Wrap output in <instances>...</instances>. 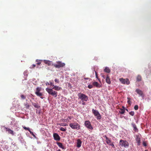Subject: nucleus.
Here are the masks:
<instances>
[{
    "label": "nucleus",
    "mask_w": 151,
    "mask_h": 151,
    "mask_svg": "<svg viewBox=\"0 0 151 151\" xmlns=\"http://www.w3.org/2000/svg\"><path fill=\"white\" fill-rule=\"evenodd\" d=\"M106 142L108 144H110L111 143V141L107 137H106Z\"/></svg>",
    "instance_id": "obj_25"
},
{
    "label": "nucleus",
    "mask_w": 151,
    "mask_h": 151,
    "mask_svg": "<svg viewBox=\"0 0 151 151\" xmlns=\"http://www.w3.org/2000/svg\"><path fill=\"white\" fill-rule=\"evenodd\" d=\"M69 119V120H70V119H71V117L69 116V117H68V119Z\"/></svg>",
    "instance_id": "obj_44"
},
{
    "label": "nucleus",
    "mask_w": 151,
    "mask_h": 151,
    "mask_svg": "<svg viewBox=\"0 0 151 151\" xmlns=\"http://www.w3.org/2000/svg\"><path fill=\"white\" fill-rule=\"evenodd\" d=\"M105 137L106 138V137H106V136L105 135Z\"/></svg>",
    "instance_id": "obj_51"
},
{
    "label": "nucleus",
    "mask_w": 151,
    "mask_h": 151,
    "mask_svg": "<svg viewBox=\"0 0 151 151\" xmlns=\"http://www.w3.org/2000/svg\"><path fill=\"white\" fill-rule=\"evenodd\" d=\"M136 92L140 96H144V94L143 93V92L141 90L139 89H137L136 90Z\"/></svg>",
    "instance_id": "obj_10"
},
{
    "label": "nucleus",
    "mask_w": 151,
    "mask_h": 151,
    "mask_svg": "<svg viewBox=\"0 0 151 151\" xmlns=\"http://www.w3.org/2000/svg\"><path fill=\"white\" fill-rule=\"evenodd\" d=\"M82 142L80 139H78L77 140V147H80L81 145Z\"/></svg>",
    "instance_id": "obj_15"
},
{
    "label": "nucleus",
    "mask_w": 151,
    "mask_h": 151,
    "mask_svg": "<svg viewBox=\"0 0 151 151\" xmlns=\"http://www.w3.org/2000/svg\"><path fill=\"white\" fill-rule=\"evenodd\" d=\"M142 77L140 75H138L137 77V81H141Z\"/></svg>",
    "instance_id": "obj_19"
},
{
    "label": "nucleus",
    "mask_w": 151,
    "mask_h": 151,
    "mask_svg": "<svg viewBox=\"0 0 151 151\" xmlns=\"http://www.w3.org/2000/svg\"><path fill=\"white\" fill-rule=\"evenodd\" d=\"M45 84H46V86H48V85H50V83L48 82H47Z\"/></svg>",
    "instance_id": "obj_43"
},
{
    "label": "nucleus",
    "mask_w": 151,
    "mask_h": 151,
    "mask_svg": "<svg viewBox=\"0 0 151 151\" xmlns=\"http://www.w3.org/2000/svg\"><path fill=\"white\" fill-rule=\"evenodd\" d=\"M135 110H137L138 109V106L137 105H136L134 106V107Z\"/></svg>",
    "instance_id": "obj_32"
},
{
    "label": "nucleus",
    "mask_w": 151,
    "mask_h": 151,
    "mask_svg": "<svg viewBox=\"0 0 151 151\" xmlns=\"http://www.w3.org/2000/svg\"><path fill=\"white\" fill-rule=\"evenodd\" d=\"M53 65L56 68H60L64 67L65 65V64L61 61H59L57 62L56 63L54 64Z\"/></svg>",
    "instance_id": "obj_3"
},
{
    "label": "nucleus",
    "mask_w": 151,
    "mask_h": 151,
    "mask_svg": "<svg viewBox=\"0 0 151 151\" xmlns=\"http://www.w3.org/2000/svg\"><path fill=\"white\" fill-rule=\"evenodd\" d=\"M36 62L37 63L36 64L38 65H39L41 63V60H36Z\"/></svg>",
    "instance_id": "obj_28"
},
{
    "label": "nucleus",
    "mask_w": 151,
    "mask_h": 151,
    "mask_svg": "<svg viewBox=\"0 0 151 151\" xmlns=\"http://www.w3.org/2000/svg\"><path fill=\"white\" fill-rule=\"evenodd\" d=\"M95 74H96V78L98 79V76L97 73L96 71H95Z\"/></svg>",
    "instance_id": "obj_38"
},
{
    "label": "nucleus",
    "mask_w": 151,
    "mask_h": 151,
    "mask_svg": "<svg viewBox=\"0 0 151 151\" xmlns=\"http://www.w3.org/2000/svg\"><path fill=\"white\" fill-rule=\"evenodd\" d=\"M119 80L123 84H125V81H126L125 79H124L123 78H122L119 79Z\"/></svg>",
    "instance_id": "obj_23"
},
{
    "label": "nucleus",
    "mask_w": 151,
    "mask_h": 151,
    "mask_svg": "<svg viewBox=\"0 0 151 151\" xmlns=\"http://www.w3.org/2000/svg\"><path fill=\"white\" fill-rule=\"evenodd\" d=\"M69 126L71 128L73 129L78 130L80 129V125L76 122L70 124Z\"/></svg>",
    "instance_id": "obj_5"
},
{
    "label": "nucleus",
    "mask_w": 151,
    "mask_h": 151,
    "mask_svg": "<svg viewBox=\"0 0 151 151\" xmlns=\"http://www.w3.org/2000/svg\"><path fill=\"white\" fill-rule=\"evenodd\" d=\"M82 104L83 105H85L86 104V103L84 102V101H82Z\"/></svg>",
    "instance_id": "obj_42"
},
{
    "label": "nucleus",
    "mask_w": 151,
    "mask_h": 151,
    "mask_svg": "<svg viewBox=\"0 0 151 151\" xmlns=\"http://www.w3.org/2000/svg\"><path fill=\"white\" fill-rule=\"evenodd\" d=\"M129 114L132 116H133L134 114V113L133 111H131L129 113Z\"/></svg>",
    "instance_id": "obj_30"
},
{
    "label": "nucleus",
    "mask_w": 151,
    "mask_h": 151,
    "mask_svg": "<svg viewBox=\"0 0 151 151\" xmlns=\"http://www.w3.org/2000/svg\"><path fill=\"white\" fill-rule=\"evenodd\" d=\"M32 134V135H33L34 137H35V135L34 134H33V132H32V134Z\"/></svg>",
    "instance_id": "obj_46"
},
{
    "label": "nucleus",
    "mask_w": 151,
    "mask_h": 151,
    "mask_svg": "<svg viewBox=\"0 0 151 151\" xmlns=\"http://www.w3.org/2000/svg\"><path fill=\"white\" fill-rule=\"evenodd\" d=\"M55 81L56 83H59V80L58 79H55Z\"/></svg>",
    "instance_id": "obj_35"
},
{
    "label": "nucleus",
    "mask_w": 151,
    "mask_h": 151,
    "mask_svg": "<svg viewBox=\"0 0 151 151\" xmlns=\"http://www.w3.org/2000/svg\"><path fill=\"white\" fill-rule=\"evenodd\" d=\"M23 128L24 129L26 130H29V128H27V127L24 126L23 127Z\"/></svg>",
    "instance_id": "obj_36"
},
{
    "label": "nucleus",
    "mask_w": 151,
    "mask_h": 151,
    "mask_svg": "<svg viewBox=\"0 0 151 151\" xmlns=\"http://www.w3.org/2000/svg\"><path fill=\"white\" fill-rule=\"evenodd\" d=\"M36 66L35 65L33 64L31 66V68H34Z\"/></svg>",
    "instance_id": "obj_40"
},
{
    "label": "nucleus",
    "mask_w": 151,
    "mask_h": 151,
    "mask_svg": "<svg viewBox=\"0 0 151 151\" xmlns=\"http://www.w3.org/2000/svg\"><path fill=\"white\" fill-rule=\"evenodd\" d=\"M6 131L8 132L9 133L12 134V135L14 134V133L13 131L11 130L10 129L6 127L5 128Z\"/></svg>",
    "instance_id": "obj_12"
},
{
    "label": "nucleus",
    "mask_w": 151,
    "mask_h": 151,
    "mask_svg": "<svg viewBox=\"0 0 151 151\" xmlns=\"http://www.w3.org/2000/svg\"><path fill=\"white\" fill-rule=\"evenodd\" d=\"M60 126H67L68 125V124H63L62 123L61 124H60Z\"/></svg>",
    "instance_id": "obj_41"
},
{
    "label": "nucleus",
    "mask_w": 151,
    "mask_h": 151,
    "mask_svg": "<svg viewBox=\"0 0 151 151\" xmlns=\"http://www.w3.org/2000/svg\"><path fill=\"white\" fill-rule=\"evenodd\" d=\"M84 124L85 126L88 129H93V127L91 126L90 122L89 121H86L85 122Z\"/></svg>",
    "instance_id": "obj_6"
},
{
    "label": "nucleus",
    "mask_w": 151,
    "mask_h": 151,
    "mask_svg": "<svg viewBox=\"0 0 151 151\" xmlns=\"http://www.w3.org/2000/svg\"><path fill=\"white\" fill-rule=\"evenodd\" d=\"M53 89L56 91H58L61 90L62 88L61 87H59L58 86H55L52 88V89L48 88H46V90L49 94L54 96L55 97H56L57 96V92L53 91L52 89Z\"/></svg>",
    "instance_id": "obj_1"
},
{
    "label": "nucleus",
    "mask_w": 151,
    "mask_h": 151,
    "mask_svg": "<svg viewBox=\"0 0 151 151\" xmlns=\"http://www.w3.org/2000/svg\"><path fill=\"white\" fill-rule=\"evenodd\" d=\"M104 71L106 72L109 73L110 72V70L108 67H106L105 68Z\"/></svg>",
    "instance_id": "obj_21"
},
{
    "label": "nucleus",
    "mask_w": 151,
    "mask_h": 151,
    "mask_svg": "<svg viewBox=\"0 0 151 151\" xmlns=\"http://www.w3.org/2000/svg\"><path fill=\"white\" fill-rule=\"evenodd\" d=\"M143 145L144 146H145V147H146L147 146V144L146 143V142H145V141H144L143 142Z\"/></svg>",
    "instance_id": "obj_37"
},
{
    "label": "nucleus",
    "mask_w": 151,
    "mask_h": 151,
    "mask_svg": "<svg viewBox=\"0 0 151 151\" xmlns=\"http://www.w3.org/2000/svg\"><path fill=\"white\" fill-rule=\"evenodd\" d=\"M126 110H127V111H128V109H126Z\"/></svg>",
    "instance_id": "obj_52"
},
{
    "label": "nucleus",
    "mask_w": 151,
    "mask_h": 151,
    "mask_svg": "<svg viewBox=\"0 0 151 151\" xmlns=\"http://www.w3.org/2000/svg\"><path fill=\"white\" fill-rule=\"evenodd\" d=\"M50 85L52 86H53V87L55 86L53 84V83L52 82H50Z\"/></svg>",
    "instance_id": "obj_39"
},
{
    "label": "nucleus",
    "mask_w": 151,
    "mask_h": 151,
    "mask_svg": "<svg viewBox=\"0 0 151 151\" xmlns=\"http://www.w3.org/2000/svg\"><path fill=\"white\" fill-rule=\"evenodd\" d=\"M25 106L27 109H28L30 106V105L28 103H27L25 104Z\"/></svg>",
    "instance_id": "obj_27"
},
{
    "label": "nucleus",
    "mask_w": 151,
    "mask_h": 151,
    "mask_svg": "<svg viewBox=\"0 0 151 151\" xmlns=\"http://www.w3.org/2000/svg\"><path fill=\"white\" fill-rule=\"evenodd\" d=\"M57 144L60 148L63 149H65L66 148L65 146L63 145L62 143L61 142H57Z\"/></svg>",
    "instance_id": "obj_11"
},
{
    "label": "nucleus",
    "mask_w": 151,
    "mask_h": 151,
    "mask_svg": "<svg viewBox=\"0 0 151 151\" xmlns=\"http://www.w3.org/2000/svg\"><path fill=\"white\" fill-rule=\"evenodd\" d=\"M145 151H147V150H145Z\"/></svg>",
    "instance_id": "obj_53"
},
{
    "label": "nucleus",
    "mask_w": 151,
    "mask_h": 151,
    "mask_svg": "<svg viewBox=\"0 0 151 151\" xmlns=\"http://www.w3.org/2000/svg\"><path fill=\"white\" fill-rule=\"evenodd\" d=\"M135 137V140L137 143V145L139 146L140 145L141 143V135L140 134L136 135Z\"/></svg>",
    "instance_id": "obj_8"
},
{
    "label": "nucleus",
    "mask_w": 151,
    "mask_h": 151,
    "mask_svg": "<svg viewBox=\"0 0 151 151\" xmlns=\"http://www.w3.org/2000/svg\"><path fill=\"white\" fill-rule=\"evenodd\" d=\"M92 112L95 116H97V119H101V117L99 112L97 111L94 109H92Z\"/></svg>",
    "instance_id": "obj_7"
},
{
    "label": "nucleus",
    "mask_w": 151,
    "mask_h": 151,
    "mask_svg": "<svg viewBox=\"0 0 151 151\" xmlns=\"http://www.w3.org/2000/svg\"><path fill=\"white\" fill-rule=\"evenodd\" d=\"M32 104L37 109L39 108L40 107V106L38 104V103H32Z\"/></svg>",
    "instance_id": "obj_17"
},
{
    "label": "nucleus",
    "mask_w": 151,
    "mask_h": 151,
    "mask_svg": "<svg viewBox=\"0 0 151 151\" xmlns=\"http://www.w3.org/2000/svg\"><path fill=\"white\" fill-rule=\"evenodd\" d=\"M126 81H125V83H126L127 85H128L130 83L129 81V80L127 79L126 78L125 79Z\"/></svg>",
    "instance_id": "obj_26"
},
{
    "label": "nucleus",
    "mask_w": 151,
    "mask_h": 151,
    "mask_svg": "<svg viewBox=\"0 0 151 151\" xmlns=\"http://www.w3.org/2000/svg\"><path fill=\"white\" fill-rule=\"evenodd\" d=\"M28 131L31 134H32V132L30 131V129H29V130Z\"/></svg>",
    "instance_id": "obj_45"
},
{
    "label": "nucleus",
    "mask_w": 151,
    "mask_h": 151,
    "mask_svg": "<svg viewBox=\"0 0 151 151\" xmlns=\"http://www.w3.org/2000/svg\"><path fill=\"white\" fill-rule=\"evenodd\" d=\"M60 130L63 131H65L66 130V129L62 127H61L60 129Z\"/></svg>",
    "instance_id": "obj_31"
},
{
    "label": "nucleus",
    "mask_w": 151,
    "mask_h": 151,
    "mask_svg": "<svg viewBox=\"0 0 151 151\" xmlns=\"http://www.w3.org/2000/svg\"><path fill=\"white\" fill-rule=\"evenodd\" d=\"M41 88H40L39 87H37L36 88V91L35 92V93L36 94V93H37L40 92V91H41Z\"/></svg>",
    "instance_id": "obj_22"
},
{
    "label": "nucleus",
    "mask_w": 151,
    "mask_h": 151,
    "mask_svg": "<svg viewBox=\"0 0 151 151\" xmlns=\"http://www.w3.org/2000/svg\"><path fill=\"white\" fill-rule=\"evenodd\" d=\"M106 82L107 83L109 84H110L111 83L110 77L108 75H107V77L106 79Z\"/></svg>",
    "instance_id": "obj_18"
},
{
    "label": "nucleus",
    "mask_w": 151,
    "mask_h": 151,
    "mask_svg": "<svg viewBox=\"0 0 151 151\" xmlns=\"http://www.w3.org/2000/svg\"><path fill=\"white\" fill-rule=\"evenodd\" d=\"M85 79L86 80H88V78H85Z\"/></svg>",
    "instance_id": "obj_49"
},
{
    "label": "nucleus",
    "mask_w": 151,
    "mask_h": 151,
    "mask_svg": "<svg viewBox=\"0 0 151 151\" xmlns=\"http://www.w3.org/2000/svg\"><path fill=\"white\" fill-rule=\"evenodd\" d=\"M93 85L97 88H100L101 86L97 82H94L93 83Z\"/></svg>",
    "instance_id": "obj_16"
},
{
    "label": "nucleus",
    "mask_w": 151,
    "mask_h": 151,
    "mask_svg": "<svg viewBox=\"0 0 151 151\" xmlns=\"http://www.w3.org/2000/svg\"><path fill=\"white\" fill-rule=\"evenodd\" d=\"M78 99L83 101H86L88 99V96L83 93H79L78 94Z\"/></svg>",
    "instance_id": "obj_2"
},
{
    "label": "nucleus",
    "mask_w": 151,
    "mask_h": 151,
    "mask_svg": "<svg viewBox=\"0 0 151 151\" xmlns=\"http://www.w3.org/2000/svg\"><path fill=\"white\" fill-rule=\"evenodd\" d=\"M36 94L38 96H40V98L42 99H43V97H42V96L43 95L42 93L39 92V93H37Z\"/></svg>",
    "instance_id": "obj_20"
},
{
    "label": "nucleus",
    "mask_w": 151,
    "mask_h": 151,
    "mask_svg": "<svg viewBox=\"0 0 151 151\" xmlns=\"http://www.w3.org/2000/svg\"><path fill=\"white\" fill-rule=\"evenodd\" d=\"M93 85H89L88 86V87L89 88H90V89H91V88H92L93 87Z\"/></svg>",
    "instance_id": "obj_33"
},
{
    "label": "nucleus",
    "mask_w": 151,
    "mask_h": 151,
    "mask_svg": "<svg viewBox=\"0 0 151 151\" xmlns=\"http://www.w3.org/2000/svg\"><path fill=\"white\" fill-rule=\"evenodd\" d=\"M110 145L112 146L113 147L114 146V145L113 144H112L111 145L109 144Z\"/></svg>",
    "instance_id": "obj_47"
},
{
    "label": "nucleus",
    "mask_w": 151,
    "mask_h": 151,
    "mask_svg": "<svg viewBox=\"0 0 151 151\" xmlns=\"http://www.w3.org/2000/svg\"><path fill=\"white\" fill-rule=\"evenodd\" d=\"M132 125L134 128V130L135 132H138V130L137 127L136 125L135 124L132 123Z\"/></svg>",
    "instance_id": "obj_14"
},
{
    "label": "nucleus",
    "mask_w": 151,
    "mask_h": 151,
    "mask_svg": "<svg viewBox=\"0 0 151 151\" xmlns=\"http://www.w3.org/2000/svg\"><path fill=\"white\" fill-rule=\"evenodd\" d=\"M119 145L122 147L127 148L129 146V143L126 140L121 139L119 141Z\"/></svg>",
    "instance_id": "obj_4"
},
{
    "label": "nucleus",
    "mask_w": 151,
    "mask_h": 151,
    "mask_svg": "<svg viewBox=\"0 0 151 151\" xmlns=\"http://www.w3.org/2000/svg\"><path fill=\"white\" fill-rule=\"evenodd\" d=\"M122 108H123V109H124V108H124V106H122Z\"/></svg>",
    "instance_id": "obj_50"
},
{
    "label": "nucleus",
    "mask_w": 151,
    "mask_h": 151,
    "mask_svg": "<svg viewBox=\"0 0 151 151\" xmlns=\"http://www.w3.org/2000/svg\"><path fill=\"white\" fill-rule=\"evenodd\" d=\"M119 112L121 114H124L125 112V110L124 109H120Z\"/></svg>",
    "instance_id": "obj_24"
},
{
    "label": "nucleus",
    "mask_w": 151,
    "mask_h": 151,
    "mask_svg": "<svg viewBox=\"0 0 151 151\" xmlns=\"http://www.w3.org/2000/svg\"><path fill=\"white\" fill-rule=\"evenodd\" d=\"M53 137L54 139L56 141H59L60 138L59 135L56 133H54L53 134Z\"/></svg>",
    "instance_id": "obj_9"
},
{
    "label": "nucleus",
    "mask_w": 151,
    "mask_h": 151,
    "mask_svg": "<svg viewBox=\"0 0 151 151\" xmlns=\"http://www.w3.org/2000/svg\"><path fill=\"white\" fill-rule=\"evenodd\" d=\"M57 151H61V150L60 149H59L58 150H57Z\"/></svg>",
    "instance_id": "obj_48"
},
{
    "label": "nucleus",
    "mask_w": 151,
    "mask_h": 151,
    "mask_svg": "<svg viewBox=\"0 0 151 151\" xmlns=\"http://www.w3.org/2000/svg\"><path fill=\"white\" fill-rule=\"evenodd\" d=\"M44 62L46 64H47L48 65H53L52 62L49 60H44Z\"/></svg>",
    "instance_id": "obj_13"
},
{
    "label": "nucleus",
    "mask_w": 151,
    "mask_h": 151,
    "mask_svg": "<svg viewBox=\"0 0 151 151\" xmlns=\"http://www.w3.org/2000/svg\"><path fill=\"white\" fill-rule=\"evenodd\" d=\"M21 99H23H23H26V96H25L24 95H21Z\"/></svg>",
    "instance_id": "obj_29"
},
{
    "label": "nucleus",
    "mask_w": 151,
    "mask_h": 151,
    "mask_svg": "<svg viewBox=\"0 0 151 151\" xmlns=\"http://www.w3.org/2000/svg\"><path fill=\"white\" fill-rule=\"evenodd\" d=\"M127 99H128V101H127V103L129 104H130V98H129V97H128L127 98Z\"/></svg>",
    "instance_id": "obj_34"
}]
</instances>
